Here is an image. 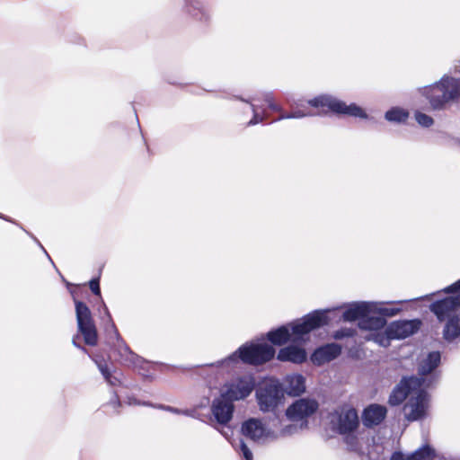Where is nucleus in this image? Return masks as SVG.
Returning a JSON list of instances; mask_svg holds the SVG:
<instances>
[{
  "mask_svg": "<svg viewBox=\"0 0 460 460\" xmlns=\"http://www.w3.org/2000/svg\"><path fill=\"white\" fill-rule=\"evenodd\" d=\"M406 401L402 411L408 421L425 418L429 408V394L424 390V380L416 376L402 379L393 389L388 402L392 406Z\"/></svg>",
  "mask_w": 460,
  "mask_h": 460,
  "instance_id": "1",
  "label": "nucleus"
},
{
  "mask_svg": "<svg viewBox=\"0 0 460 460\" xmlns=\"http://www.w3.org/2000/svg\"><path fill=\"white\" fill-rule=\"evenodd\" d=\"M400 311L401 308L385 306L383 302H356L346 307L343 319L360 320L358 325L361 329L377 332L385 325V316H394Z\"/></svg>",
  "mask_w": 460,
  "mask_h": 460,
  "instance_id": "2",
  "label": "nucleus"
},
{
  "mask_svg": "<svg viewBox=\"0 0 460 460\" xmlns=\"http://www.w3.org/2000/svg\"><path fill=\"white\" fill-rule=\"evenodd\" d=\"M328 311H315L288 325H284L268 333V339L274 345H282L287 341L304 343L308 340L311 331L328 323Z\"/></svg>",
  "mask_w": 460,
  "mask_h": 460,
  "instance_id": "3",
  "label": "nucleus"
},
{
  "mask_svg": "<svg viewBox=\"0 0 460 460\" xmlns=\"http://www.w3.org/2000/svg\"><path fill=\"white\" fill-rule=\"evenodd\" d=\"M330 423L333 430L343 436L344 442L350 451L363 454V446L368 438L364 431H359V419L352 407H342L331 415Z\"/></svg>",
  "mask_w": 460,
  "mask_h": 460,
  "instance_id": "4",
  "label": "nucleus"
},
{
  "mask_svg": "<svg viewBox=\"0 0 460 460\" xmlns=\"http://www.w3.org/2000/svg\"><path fill=\"white\" fill-rule=\"evenodd\" d=\"M308 104L315 111H303L297 110L290 114L282 115L279 119H299L305 116H315L321 114H326L329 111L335 113L347 114L353 117L367 118V114L362 108L351 103L347 105L345 102L339 101L338 99L330 95H320L312 99L308 102Z\"/></svg>",
  "mask_w": 460,
  "mask_h": 460,
  "instance_id": "5",
  "label": "nucleus"
},
{
  "mask_svg": "<svg viewBox=\"0 0 460 460\" xmlns=\"http://www.w3.org/2000/svg\"><path fill=\"white\" fill-rule=\"evenodd\" d=\"M275 354L272 346L266 342L247 343L230 355L228 358L217 363L219 367L230 371L235 367L239 361L251 365H261L270 360Z\"/></svg>",
  "mask_w": 460,
  "mask_h": 460,
  "instance_id": "6",
  "label": "nucleus"
},
{
  "mask_svg": "<svg viewBox=\"0 0 460 460\" xmlns=\"http://www.w3.org/2000/svg\"><path fill=\"white\" fill-rule=\"evenodd\" d=\"M460 294L436 301L429 306L439 322L447 320L443 330L445 340L451 341L460 336Z\"/></svg>",
  "mask_w": 460,
  "mask_h": 460,
  "instance_id": "7",
  "label": "nucleus"
},
{
  "mask_svg": "<svg viewBox=\"0 0 460 460\" xmlns=\"http://www.w3.org/2000/svg\"><path fill=\"white\" fill-rule=\"evenodd\" d=\"M423 95L429 101L434 110L444 106L460 97V78L444 75L438 83L422 89Z\"/></svg>",
  "mask_w": 460,
  "mask_h": 460,
  "instance_id": "8",
  "label": "nucleus"
},
{
  "mask_svg": "<svg viewBox=\"0 0 460 460\" xmlns=\"http://www.w3.org/2000/svg\"><path fill=\"white\" fill-rule=\"evenodd\" d=\"M420 326L419 320L410 321H395L390 323L385 332H375L371 334V337H366L371 339L380 346L387 347L390 345L391 340H402L405 339L413 333H415Z\"/></svg>",
  "mask_w": 460,
  "mask_h": 460,
  "instance_id": "9",
  "label": "nucleus"
},
{
  "mask_svg": "<svg viewBox=\"0 0 460 460\" xmlns=\"http://www.w3.org/2000/svg\"><path fill=\"white\" fill-rule=\"evenodd\" d=\"M284 398L281 384L277 379H266L256 390V400L261 411H273Z\"/></svg>",
  "mask_w": 460,
  "mask_h": 460,
  "instance_id": "10",
  "label": "nucleus"
},
{
  "mask_svg": "<svg viewBox=\"0 0 460 460\" xmlns=\"http://www.w3.org/2000/svg\"><path fill=\"white\" fill-rule=\"evenodd\" d=\"M294 429V426L289 425L279 432L270 430L266 429L262 422L258 419H250L244 421L242 425L243 434L254 441L274 440L280 436L291 434Z\"/></svg>",
  "mask_w": 460,
  "mask_h": 460,
  "instance_id": "11",
  "label": "nucleus"
},
{
  "mask_svg": "<svg viewBox=\"0 0 460 460\" xmlns=\"http://www.w3.org/2000/svg\"><path fill=\"white\" fill-rule=\"evenodd\" d=\"M75 305L78 331L87 345L95 346L98 341V335L89 307L78 300H75Z\"/></svg>",
  "mask_w": 460,
  "mask_h": 460,
  "instance_id": "12",
  "label": "nucleus"
},
{
  "mask_svg": "<svg viewBox=\"0 0 460 460\" xmlns=\"http://www.w3.org/2000/svg\"><path fill=\"white\" fill-rule=\"evenodd\" d=\"M255 386L253 376L247 375L225 383L220 389V393L233 402L241 401L247 398Z\"/></svg>",
  "mask_w": 460,
  "mask_h": 460,
  "instance_id": "13",
  "label": "nucleus"
},
{
  "mask_svg": "<svg viewBox=\"0 0 460 460\" xmlns=\"http://www.w3.org/2000/svg\"><path fill=\"white\" fill-rule=\"evenodd\" d=\"M318 409L315 400L303 398L296 400L286 411V415L292 421L304 420L313 415Z\"/></svg>",
  "mask_w": 460,
  "mask_h": 460,
  "instance_id": "14",
  "label": "nucleus"
},
{
  "mask_svg": "<svg viewBox=\"0 0 460 460\" xmlns=\"http://www.w3.org/2000/svg\"><path fill=\"white\" fill-rule=\"evenodd\" d=\"M234 402L224 396L222 393L214 398L211 404V413L216 421L221 425L227 424L233 418Z\"/></svg>",
  "mask_w": 460,
  "mask_h": 460,
  "instance_id": "15",
  "label": "nucleus"
},
{
  "mask_svg": "<svg viewBox=\"0 0 460 460\" xmlns=\"http://www.w3.org/2000/svg\"><path fill=\"white\" fill-rule=\"evenodd\" d=\"M386 414L385 406L376 403L370 404L363 411V424L367 428L377 426L385 420Z\"/></svg>",
  "mask_w": 460,
  "mask_h": 460,
  "instance_id": "16",
  "label": "nucleus"
},
{
  "mask_svg": "<svg viewBox=\"0 0 460 460\" xmlns=\"http://www.w3.org/2000/svg\"><path fill=\"white\" fill-rule=\"evenodd\" d=\"M341 354V347L332 343L317 349L312 355L311 360L315 365H323L334 359Z\"/></svg>",
  "mask_w": 460,
  "mask_h": 460,
  "instance_id": "17",
  "label": "nucleus"
},
{
  "mask_svg": "<svg viewBox=\"0 0 460 460\" xmlns=\"http://www.w3.org/2000/svg\"><path fill=\"white\" fill-rule=\"evenodd\" d=\"M282 389L288 395H300L305 391V378L300 374L288 375L284 379Z\"/></svg>",
  "mask_w": 460,
  "mask_h": 460,
  "instance_id": "18",
  "label": "nucleus"
},
{
  "mask_svg": "<svg viewBox=\"0 0 460 460\" xmlns=\"http://www.w3.org/2000/svg\"><path fill=\"white\" fill-rule=\"evenodd\" d=\"M278 359L280 361H289L300 364L306 359V352L304 349L298 346L290 345L279 351Z\"/></svg>",
  "mask_w": 460,
  "mask_h": 460,
  "instance_id": "19",
  "label": "nucleus"
},
{
  "mask_svg": "<svg viewBox=\"0 0 460 460\" xmlns=\"http://www.w3.org/2000/svg\"><path fill=\"white\" fill-rule=\"evenodd\" d=\"M435 457V451L429 446H424L411 455L394 452L390 460H434Z\"/></svg>",
  "mask_w": 460,
  "mask_h": 460,
  "instance_id": "20",
  "label": "nucleus"
},
{
  "mask_svg": "<svg viewBox=\"0 0 460 460\" xmlns=\"http://www.w3.org/2000/svg\"><path fill=\"white\" fill-rule=\"evenodd\" d=\"M440 353L438 351L429 353V355L420 361L419 373L421 376L431 373L440 363Z\"/></svg>",
  "mask_w": 460,
  "mask_h": 460,
  "instance_id": "21",
  "label": "nucleus"
},
{
  "mask_svg": "<svg viewBox=\"0 0 460 460\" xmlns=\"http://www.w3.org/2000/svg\"><path fill=\"white\" fill-rule=\"evenodd\" d=\"M409 114L406 111L401 108H393L386 111L385 119L388 121L402 122L408 118Z\"/></svg>",
  "mask_w": 460,
  "mask_h": 460,
  "instance_id": "22",
  "label": "nucleus"
},
{
  "mask_svg": "<svg viewBox=\"0 0 460 460\" xmlns=\"http://www.w3.org/2000/svg\"><path fill=\"white\" fill-rule=\"evenodd\" d=\"M121 360L126 364L137 365L140 362V358L133 353L128 346H122L119 349Z\"/></svg>",
  "mask_w": 460,
  "mask_h": 460,
  "instance_id": "23",
  "label": "nucleus"
},
{
  "mask_svg": "<svg viewBox=\"0 0 460 460\" xmlns=\"http://www.w3.org/2000/svg\"><path fill=\"white\" fill-rule=\"evenodd\" d=\"M415 119L417 122L422 127H429L433 124V119L424 113L416 112Z\"/></svg>",
  "mask_w": 460,
  "mask_h": 460,
  "instance_id": "24",
  "label": "nucleus"
},
{
  "mask_svg": "<svg viewBox=\"0 0 460 460\" xmlns=\"http://www.w3.org/2000/svg\"><path fill=\"white\" fill-rule=\"evenodd\" d=\"M188 12L194 16H197L196 10H201V3L199 0H185Z\"/></svg>",
  "mask_w": 460,
  "mask_h": 460,
  "instance_id": "25",
  "label": "nucleus"
},
{
  "mask_svg": "<svg viewBox=\"0 0 460 460\" xmlns=\"http://www.w3.org/2000/svg\"><path fill=\"white\" fill-rule=\"evenodd\" d=\"M236 447L239 448L245 460H252V453L243 440H240Z\"/></svg>",
  "mask_w": 460,
  "mask_h": 460,
  "instance_id": "26",
  "label": "nucleus"
},
{
  "mask_svg": "<svg viewBox=\"0 0 460 460\" xmlns=\"http://www.w3.org/2000/svg\"><path fill=\"white\" fill-rule=\"evenodd\" d=\"M103 306H104L105 314L107 315V320H108V325L106 327V331L109 332L111 330V331H112L114 332V334L116 336H118L119 335L118 334V331H117V329L115 327L114 323L112 322V319H111V316L110 314V312H109V310H108V308L106 307L105 305H103Z\"/></svg>",
  "mask_w": 460,
  "mask_h": 460,
  "instance_id": "27",
  "label": "nucleus"
},
{
  "mask_svg": "<svg viewBox=\"0 0 460 460\" xmlns=\"http://www.w3.org/2000/svg\"><path fill=\"white\" fill-rule=\"evenodd\" d=\"M98 367H99L101 373L102 374V376H104V378L106 379V381L109 382L111 385H114V382L111 378V375H110L107 366L98 363Z\"/></svg>",
  "mask_w": 460,
  "mask_h": 460,
  "instance_id": "28",
  "label": "nucleus"
},
{
  "mask_svg": "<svg viewBox=\"0 0 460 460\" xmlns=\"http://www.w3.org/2000/svg\"><path fill=\"white\" fill-rule=\"evenodd\" d=\"M253 118L250 120V125H255L263 120L262 117L260 115L258 110L252 105Z\"/></svg>",
  "mask_w": 460,
  "mask_h": 460,
  "instance_id": "29",
  "label": "nucleus"
},
{
  "mask_svg": "<svg viewBox=\"0 0 460 460\" xmlns=\"http://www.w3.org/2000/svg\"><path fill=\"white\" fill-rule=\"evenodd\" d=\"M90 288L97 296H100L101 290L99 286V280L98 279H92L89 283Z\"/></svg>",
  "mask_w": 460,
  "mask_h": 460,
  "instance_id": "30",
  "label": "nucleus"
},
{
  "mask_svg": "<svg viewBox=\"0 0 460 460\" xmlns=\"http://www.w3.org/2000/svg\"><path fill=\"white\" fill-rule=\"evenodd\" d=\"M265 102L268 103L269 107L272 110H279V107L278 105H276L274 102H273V100H272V97L270 94H267L265 96Z\"/></svg>",
  "mask_w": 460,
  "mask_h": 460,
  "instance_id": "31",
  "label": "nucleus"
},
{
  "mask_svg": "<svg viewBox=\"0 0 460 460\" xmlns=\"http://www.w3.org/2000/svg\"><path fill=\"white\" fill-rule=\"evenodd\" d=\"M460 290V279L445 289L446 292Z\"/></svg>",
  "mask_w": 460,
  "mask_h": 460,
  "instance_id": "32",
  "label": "nucleus"
},
{
  "mask_svg": "<svg viewBox=\"0 0 460 460\" xmlns=\"http://www.w3.org/2000/svg\"><path fill=\"white\" fill-rule=\"evenodd\" d=\"M166 409H167L168 411H173V412H179V411H178V410L172 409V408H171V407H167Z\"/></svg>",
  "mask_w": 460,
  "mask_h": 460,
  "instance_id": "33",
  "label": "nucleus"
},
{
  "mask_svg": "<svg viewBox=\"0 0 460 460\" xmlns=\"http://www.w3.org/2000/svg\"><path fill=\"white\" fill-rule=\"evenodd\" d=\"M73 344H74L75 346H77V344H76V342H75V339L73 340Z\"/></svg>",
  "mask_w": 460,
  "mask_h": 460,
  "instance_id": "34",
  "label": "nucleus"
}]
</instances>
